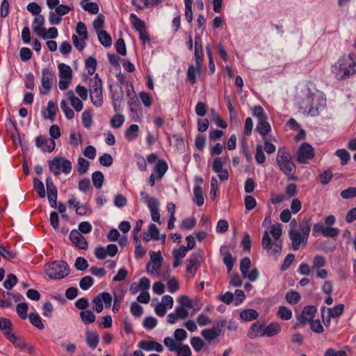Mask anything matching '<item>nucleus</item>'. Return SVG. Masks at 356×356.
I'll use <instances>...</instances> for the list:
<instances>
[{
    "instance_id": "obj_33",
    "label": "nucleus",
    "mask_w": 356,
    "mask_h": 356,
    "mask_svg": "<svg viewBox=\"0 0 356 356\" xmlns=\"http://www.w3.org/2000/svg\"><path fill=\"white\" fill-rule=\"evenodd\" d=\"M264 329V324L263 323H254L250 330L248 331V336L251 339H255L260 336L259 334V332H262Z\"/></svg>"
},
{
    "instance_id": "obj_7",
    "label": "nucleus",
    "mask_w": 356,
    "mask_h": 356,
    "mask_svg": "<svg viewBox=\"0 0 356 356\" xmlns=\"http://www.w3.org/2000/svg\"><path fill=\"white\" fill-rule=\"evenodd\" d=\"M141 201L145 203L148 207L152 220L156 222H160V213H159V202L154 197H150L145 191H141L140 193Z\"/></svg>"
},
{
    "instance_id": "obj_58",
    "label": "nucleus",
    "mask_w": 356,
    "mask_h": 356,
    "mask_svg": "<svg viewBox=\"0 0 356 356\" xmlns=\"http://www.w3.org/2000/svg\"><path fill=\"white\" fill-rule=\"evenodd\" d=\"M252 115L256 117L258 121L262 120L264 119H268L267 115L264 113V111L261 106H255L253 108Z\"/></svg>"
},
{
    "instance_id": "obj_5",
    "label": "nucleus",
    "mask_w": 356,
    "mask_h": 356,
    "mask_svg": "<svg viewBox=\"0 0 356 356\" xmlns=\"http://www.w3.org/2000/svg\"><path fill=\"white\" fill-rule=\"evenodd\" d=\"M46 274L53 280H61L70 273L68 264L63 261H54L44 266Z\"/></svg>"
},
{
    "instance_id": "obj_36",
    "label": "nucleus",
    "mask_w": 356,
    "mask_h": 356,
    "mask_svg": "<svg viewBox=\"0 0 356 356\" xmlns=\"http://www.w3.org/2000/svg\"><path fill=\"white\" fill-rule=\"evenodd\" d=\"M80 318L86 325L92 323L96 320V316L91 310H85L80 312Z\"/></svg>"
},
{
    "instance_id": "obj_1",
    "label": "nucleus",
    "mask_w": 356,
    "mask_h": 356,
    "mask_svg": "<svg viewBox=\"0 0 356 356\" xmlns=\"http://www.w3.org/2000/svg\"><path fill=\"white\" fill-rule=\"evenodd\" d=\"M298 104L299 109L302 113L315 117L319 115L320 110L325 108L326 99L322 95L315 94L308 88Z\"/></svg>"
},
{
    "instance_id": "obj_22",
    "label": "nucleus",
    "mask_w": 356,
    "mask_h": 356,
    "mask_svg": "<svg viewBox=\"0 0 356 356\" xmlns=\"http://www.w3.org/2000/svg\"><path fill=\"white\" fill-rule=\"evenodd\" d=\"M342 61L346 70L348 71L350 76L356 73V56L354 54H349L342 56Z\"/></svg>"
},
{
    "instance_id": "obj_35",
    "label": "nucleus",
    "mask_w": 356,
    "mask_h": 356,
    "mask_svg": "<svg viewBox=\"0 0 356 356\" xmlns=\"http://www.w3.org/2000/svg\"><path fill=\"white\" fill-rule=\"evenodd\" d=\"M99 42L105 47H108L112 44V39L110 35L104 30L97 32Z\"/></svg>"
},
{
    "instance_id": "obj_6",
    "label": "nucleus",
    "mask_w": 356,
    "mask_h": 356,
    "mask_svg": "<svg viewBox=\"0 0 356 356\" xmlns=\"http://www.w3.org/2000/svg\"><path fill=\"white\" fill-rule=\"evenodd\" d=\"M89 92L92 104L101 107L103 104L102 81L97 74L90 80Z\"/></svg>"
},
{
    "instance_id": "obj_28",
    "label": "nucleus",
    "mask_w": 356,
    "mask_h": 356,
    "mask_svg": "<svg viewBox=\"0 0 356 356\" xmlns=\"http://www.w3.org/2000/svg\"><path fill=\"white\" fill-rule=\"evenodd\" d=\"M194 202L201 207L204 203V197L202 188L199 185H195L193 188Z\"/></svg>"
},
{
    "instance_id": "obj_23",
    "label": "nucleus",
    "mask_w": 356,
    "mask_h": 356,
    "mask_svg": "<svg viewBox=\"0 0 356 356\" xmlns=\"http://www.w3.org/2000/svg\"><path fill=\"white\" fill-rule=\"evenodd\" d=\"M56 110V104L54 102L49 101L47 103V108H44L42 111V115L44 119H49L51 122H54L55 120Z\"/></svg>"
},
{
    "instance_id": "obj_4",
    "label": "nucleus",
    "mask_w": 356,
    "mask_h": 356,
    "mask_svg": "<svg viewBox=\"0 0 356 356\" xmlns=\"http://www.w3.org/2000/svg\"><path fill=\"white\" fill-rule=\"evenodd\" d=\"M276 161L280 170L287 176L288 179L295 180L296 167L292 161L291 155L284 147L278 149Z\"/></svg>"
},
{
    "instance_id": "obj_38",
    "label": "nucleus",
    "mask_w": 356,
    "mask_h": 356,
    "mask_svg": "<svg viewBox=\"0 0 356 356\" xmlns=\"http://www.w3.org/2000/svg\"><path fill=\"white\" fill-rule=\"evenodd\" d=\"M92 181L95 188L99 189L102 187L104 176V174L100 171H96L92 175Z\"/></svg>"
},
{
    "instance_id": "obj_9",
    "label": "nucleus",
    "mask_w": 356,
    "mask_h": 356,
    "mask_svg": "<svg viewBox=\"0 0 356 356\" xmlns=\"http://www.w3.org/2000/svg\"><path fill=\"white\" fill-rule=\"evenodd\" d=\"M203 255L204 252L199 250L191 254L189 258L186 261V270L191 277H194L196 274L202 263Z\"/></svg>"
},
{
    "instance_id": "obj_52",
    "label": "nucleus",
    "mask_w": 356,
    "mask_h": 356,
    "mask_svg": "<svg viewBox=\"0 0 356 356\" xmlns=\"http://www.w3.org/2000/svg\"><path fill=\"white\" fill-rule=\"evenodd\" d=\"M17 282V278L14 274H8L6 280L3 282V286L8 289L10 290L14 286L16 285Z\"/></svg>"
},
{
    "instance_id": "obj_41",
    "label": "nucleus",
    "mask_w": 356,
    "mask_h": 356,
    "mask_svg": "<svg viewBox=\"0 0 356 356\" xmlns=\"http://www.w3.org/2000/svg\"><path fill=\"white\" fill-rule=\"evenodd\" d=\"M33 188L37 192L38 196L40 198H44L45 197V190L44 184L39 179L35 177L33 180Z\"/></svg>"
},
{
    "instance_id": "obj_63",
    "label": "nucleus",
    "mask_w": 356,
    "mask_h": 356,
    "mask_svg": "<svg viewBox=\"0 0 356 356\" xmlns=\"http://www.w3.org/2000/svg\"><path fill=\"white\" fill-rule=\"evenodd\" d=\"M28 305L26 302L19 303L17 305V313L22 319L27 317Z\"/></svg>"
},
{
    "instance_id": "obj_29",
    "label": "nucleus",
    "mask_w": 356,
    "mask_h": 356,
    "mask_svg": "<svg viewBox=\"0 0 356 356\" xmlns=\"http://www.w3.org/2000/svg\"><path fill=\"white\" fill-rule=\"evenodd\" d=\"M259 316L258 312L253 309H243L240 313V317L245 321H252Z\"/></svg>"
},
{
    "instance_id": "obj_10",
    "label": "nucleus",
    "mask_w": 356,
    "mask_h": 356,
    "mask_svg": "<svg viewBox=\"0 0 356 356\" xmlns=\"http://www.w3.org/2000/svg\"><path fill=\"white\" fill-rule=\"evenodd\" d=\"M59 71V83L58 87L61 90H66L68 88L72 78V71L71 67L65 64L60 63L58 65Z\"/></svg>"
},
{
    "instance_id": "obj_59",
    "label": "nucleus",
    "mask_w": 356,
    "mask_h": 356,
    "mask_svg": "<svg viewBox=\"0 0 356 356\" xmlns=\"http://www.w3.org/2000/svg\"><path fill=\"white\" fill-rule=\"evenodd\" d=\"M76 32L79 35L80 38H83V39H88L87 27L83 22H79L77 23L76 26Z\"/></svg>"
},
{
    "instance_id": "obj_31",
    "label": "nucleus",
    "mask_w": 356,
    "mask_h": 356,
    "mask_svg": "<svg viewBox=\"0 0 356 356\" xmlns=\"http://www.w3.org/2000/svg\"><path fill=\"white\" fill-rule=\"evenodd\" d=\"M147 232L152 236V238H153V240H154V241L162 240V243H164L165 242V235L163 234V235L160 236L159 230L157 228L156 225L150 224L149 225Z\"/></svg>"
},
{
    "instance_id": "obj_16",
    "label": "nucleus",
    "mask_w": 356,
    "mask_h": 356,
    "mask_svg": "<svg viewBox=\"0 0 356 356\" xmlns=\"http://www.w3.org/2000/svg\"><path fill=\"white\" fill-rule=\"evenodd\" d=\"M316 312V309L314 306L308 305L305 307L301 314L297 316V324L305 325L309 323L314 318Z\"/></svg>"
},
{
    "instance_id": "obj_11",
    "label": "nucleus",
    "mask_w": 356,
    "mask_h": 356,
    "mask_svg": "<svg viewBox=\"0 0 356 356\" xmlns=\"http://www.w3.org/2000/svg\"><path fill=\"white\" fill-rule=\"evenodd\" d=\"M112 296L108 292H102L99 293L92 300V303L94 304L92 309L97 313H100L104 309L103 303H104L106 308L110 307L112 303Z\"/></svg>"
},
{
    "instance_id": "obj_64",
    "label": "nucleus",
    "mask_w": 356,
    "mask_h": 356,
    "mask_svg": "<svg viewBox=\"0 0 356 356\" xmlns=\"http://www.w3.org/2000/svg\"><path fill=\"white\" fill-rule=\"evenodd\" d=\"M343 199H350L356 197V187H349L341 192Z\"/></svg>"
},
{
    "instance_id": "obj_2",
    "label": "nucleus",
    "mask_w": 356,
    "mask_h": 356,
    "mask_svg": "<svg viewBox=\"0 0 356 356\" xmlns=\"http://www.w3.org/2000/svg\"><path fill=\"white\" fill-rule=\"evenodd\" d=\"M270 233L274 238L273 242L268 231H264L261 239L262 248L270 254L280 253L282 251V243L280 239L282 231V225H273L270 227Z\"/></svg>"
},
{
    "instance_id": "obj_55",
    "label": "nucleus",
    "mask_w": 356,
    "mask_h": 356,
    "mask_svg": "<svg viewBox=\"0 0 356 356\" xmlns=\"http://www.w3.org/2000/svg\"><path fill=\"white\" fill-rule=\"evenodd\" d=\"M335 154L341 159V165L347 164L350 158V155L348 152L344 149L337 150Z\"/></svg>"
},
{
    "instance_id": "obj_18",
    "label": "nucleus",
    "mask_w": 356,
    "mask_h": 356,
    "mask_svg": "<svg viewBox=\"0 0 356 356\" xmlns=\"http://www.w3.org/2000/svg\"><path fill=\"white\" fill-rule=\"evenodd\" d=\"M35 145L43 152H51L55 149L56 143L53 139H49L47 136L41 135L35 138Z\"/></svg>"
},
{
    "instance_id": "obj_25",
    "label": "nucleus",
    "mask_w": 356,
    "mask_h": 356,
    "mask_svg": "<svg viewBox=\"0 0 356 356\" xmlns=\"http://www.w3.org/2000/svg\"><path fill=\"white\" fill-rule=\"evenodd\" d=\"M86 341L87 345L92 349H95L99 342V336L95 332L87 330L86 332Z\"/></svg>"
},
{
    "instance_id": "obj_40",
    "label": "nucleus",
    "mask_w": 356,
    "mask_h": 356,
    "mask_svg": "<svg viewBox=\"0 0 356 356\" xmlns=\"http://www.w3.org/2000/svg\"><path fill=\"white\" fill-rule=\"evenodd\" d=\"M29 318L31 323L35 326V327L42 330L44 327V324L42 322V319L38 314L37 313H31L29 315Z\"/></svg>"
},
{
    "instance_id": "obj_46",
    "label": "nucleus",
    "mask_w": 356,
    "mask_h": 356,
    "mask_svg": "<svg viewBox=\"0 0 356 356\" xmlns=\"http://www.w3.org/2000/svg\"><path fill=\"white\" fill-rule=\"evenodd\" d=\"M288 303L291 305H296L300 300V294L295 291L288 292L285 296Z\"/></svg>"
},
{
    "instance_id": "obj_15",
    "label": "nucleus",
    "mask_w": 356,
    "mask_h": 356,
    "mask_svg": "<svg viewBox=\"0 0 356 356\" xmlns=\"http://www.w3.org/2000/svg\"><path fill=\"white\" fill-rule=\"evenodd\" d=\"M53 79V73L49 68H44L42 70L41 87L40 92L41 94H47L51 88Z\"/></svg>"
},
{
    "instance_id": "obj_39",
    "label": "nucleus",
    "mask_w": 356,
    "mask_h": 356,
    "mask_svg": "<svg viewBox=\"0 0 356 356\" xmlns=\"http://www.w3.org/2000/svg\"><path fill=\"white\" fill-rule=\"evenodd\" d=\"M201 67L195 66H190L187 71V79L191 83L194 84L196 82V74L200 73Z\"/></svg>"
},
{
    "instance_id": "obj_32",
    "label": "nucleus",
    "mask_w": 356,
    "mask_h": 356,
    "mask_svg": "<svg viewBox=\"0 0 356 356\" xmlns=\"http://www.w3.org/2000/svg\"><path fill=\"white\" fill-rule=\"evenodd\" d=\"M139 131V127L136 124H131L129 128L126 130L124 136L128 141L135 140Z\"/></svg>"
},
{
    "instance_id": "obj_13",
    "label": "nucleus",
    "mask_w": 356,
    "mask_h": 356,
    "mask_svg": "<svg viewBox=\"0 0 356 356\" xmlns=\"http://www.w3.org/2000/svg\"><path fill=\"white\" fill-rule=\"evenodd\" d=\"M128 105L131 118L134 121H140L143 116V108L136 95L129 99Z\"/></svg>"
},
{
    "instance_id": "obj_61",
    "label": "nucleus",
    "mask_w": 356,
    "mask_h": 356,
    "mask_svg": "<svg viewBox=\"0 0 356 356\" xmlns=\"http://www.w3.org/2000/svg\"><path fill=\"white\" fill-rule=\"evenodd\" d=\"M157 322L154 317L147 316L143 320V325L147 330H152L156 326Z\"/></svg>"
},
{
    "instance_id": "obj_30",
    "label": "nucleus",
    "mask_w": 356,
    "mask_h": 356,
    "mask_svg": "<svg viewBox=\"0 0 356 356\" xmlns=\"http://www.w3.org/2000/svg\"><path fill=\"white\" fill-rule=\"evenodd\" d=\"M267 120L268 119H264L258 121L257 125V131L263 136H266L271 131V127Z\"/></svg>"
},
{
    "instance_id": "obj_44",
    "label": "nucleus",
    "mask_w": 356,
    "mask_h": 356,
    "mask_svg": "<svg viewBox=\"0 0 356 356\" xmlns=\"http://www.w3.org/2000/svg\"><path fill=\"white\" fill-rule=\"evenodd\" d=\"M344 308L343 304H339L333 308H327L330 317L337 318L343 314Z\"/></svg>"
},
{
    "instance_id": "obj_51",
    "label": "nucleus",
    "mask_w": 356,
    "mask_h": 356,
    "mask_svg": "<svg viewBox=\"0 0 356 356\" xmlns=\"http://www.w3.org/2000/svg\"><path fill=\"white\" fill-rule=\"evenodd\" d=\"M7 339L17 348H24L27 346L26 343L24 340L18 338L13 333Z\"/></svg>"
},
{
    "instance_id": "obj_62",
    "label": "nucleus",
    "mask_w": 356,
    "mask_h": 356,
    "mask_svg": "<svg viewBox=\"0 0 356 356\" xmlns=\"http://www.w3.org/2000/svg\"><path fill=\"white\" fill-rule=\"evenodd\" d=\"M188 337L186 331L182 328L176 329L174 332V338L177 342L180 343L184 341Z\"/></svg>"
},
{
    "instance_id": "obj_48",
    "label": "nucleus",
    "mask_w": 356,
    "mask_h": 356,
    "mask_svg": "<svg viewBox=\"0 0 356 356\" xmlns=\"http://www.w3.org/2000/svg\"><path fill=\"white\" fill-rule=\"evenodd\" d=\"M94 284L91 276H85L79 281V286L83 291L88 290Z\"/></svg>"
},
{
    "instance_id": "obj_19",
    "label": "nucleus",
    "mask_w": 356,
    "mask_h": 356,
    "mask_svg": "<svg viewBox=\"0 0 356 356\" xmlns=\"http://www.w3.org/2000/svg\"><path fill=\"white\" fill-rule=\"evenodd\" d=\"M70 239L78 248L86 250L88 244L84 236L76 229H73L70 234Z\"/></svg>"
},
{
    "instance_id": "obj_42",
    "label": "nucleus",
    "mask_w": 356,
    "mask_h": 356,
    "mask_svg": "<svg viewBox=\"0 0 356 356\" xmlns=\"http://www.w3.org/2000/svg\"><path fill=\"white\" fill-rule=\"evenodd\" d=\"M112 102H121L123 101L124 92L121 87L111 90Z\"/></svg>"
},
{
    "instance_id": "obj_56",
    "label": "nucleus",
    "mask_w": 356,
    "mask_h": 356,
    "mask_svg": "<svg viewBox=\"0 0 356 356\" xmlns=\"http://www.w3.org/2000/svg\"><path fill=\"white\" fill-rule=\"evenodd\" d=\"M191 345L196 352H200L203 348L204 343L199 337H193L191 339Z\"/></svg>"
},
{
    "instance_id": "obj_34",
    "label": "nucleus",
    "mask_w": 356,
    "mask_h": 356,
    "mask_svg": "<svg viewBox=\"0 0 356 356\" xmlns=\"http://www.w3.org/2000/svg\"><path fill=\"white\" fill-rule=\"evenodd\" d=\"M202 337L209 343L215 341L220 334L211 328H207L201 332Z\"/></svg>"
},
{
    "instance_id": "obj_27",
    "label": "nucleus",
    "mask_w": 356,
    "mask_h": 356,
    "mask_svg": "<svg viewBox=\"0 0 356 356\" xmlns=\"http://www.w3.org/2000/svg\"><path fill=\"white\" fill-rule=\"evenodd\" d=\"M12 327L13 323L10 319L3 317L0 318V330L4 334L6 338L13 334Z\"/></svg>"
},
{
    "instance_id": "obj_20",
    "label": "nucleus",
    "mask_w": 356,
    "mask_h": 356,
    "mask_svg": "<svg viewBox=\"0 0 356 356\" xmlns=\"http://www.w3.org/2000/svg\"><path fill=\"white\" fill-rule=\"evenodd\" d=\"M138 346L140 348L145 351L155 350L158 353H161L163 350V346L154 340H142L139 342Z\"/></svg>"
},
{
    "instance_id": "obj_14",
    "label": "nucleus",
    "mask_w": 356,
    "mask_h": 356,
    "mask_svg": "<svg viewBox=\"0 0 356 356\" xmlns=\"http://www.w3.org/2000/svg\"><path fill=\"white\" fill-rule=\"evenodd\" d=\"M118 252V248L115 244H108L106 247L99 246L95 249V255L100 260H104L107 256L113 257Z\"/></svg>"
},
{
    "instance_id": "obj_49",
    "label": "nucleus",
    "mask_w": 356,
    "mask_h": 356,
    "mask_svg": "<svg viewBox=\"0 0 356 356\" xmlns=\"http://www.w3.org/2000/svg\"><path fill=\"white\" fill-rule=\"evenodd\" d=\"M60 108L63 111L65 117L68 120H71L74 116V112L73 110L68 106L67 102L63 99L60 102Z\"/></svg>"
},
{
    "instance_id": "obj_60",
    "label": "nucleus",
    "mask_w": 356,
    "mask_h": 356,
    "mask_svg": "<svg viewBox=\"0 0 356 356\" xmlns=\"http://www.w3.org/2000/svg\"><path fill=\"white\" fill-rule=\"evenodd\" d=\"M206 144V136L203 134H199L196 136L195 140V146L200 150L202 151Z\"/></svg>"
},
{
    "instance_id": "obj_17",
    "label": "nucleus",
    "mask_w": 356,
    "mask_h": 356,
    "mask_svg": "<svg viewBox=\"0 0 356 356\" xmlns=\"http://www.w3.org/2000/svg\"><path fill=\"white\" fill-rule=\"evenodd\" d=\"M332 74L337 80H342L350 76L349 72L344 66L342 57H341L332 66Z\"/></svg>"
},
{
    "instance_id": "obj_54",
    "label": "nucleus",
    "mask_w": 356,
    "mask_h": 356,
    "mask_svg": "<svg viewBox=\"0 0 356 356\" xmlns=\"http://www.w3.org/2000/svg\"><path fill=\"white\" fill-rule=\"evenodd\" d=\"M177 353V356H191L192 353L188 345H183L179 343L177 346V350L175 351Z\"/></svg>"
},
{
    "instance_id": "obj_53",
    "label": "nucleus",
    "mask_w": 356,
    "mask_h": 356,
    "mask_svg": "<svg viewBox=\"0 0 356 356\" xmlns=\"http://www.w3.org/2000/svg\"><path fill=\"white\" fill-rule=\"evenodd\" d=\"M176 342L175 339H172L170 337H167L163 339V343L170 352H174L177 350L179 344H177Z\"/></svg>"
},
{
    "instance_id": "obj_43",
    "label": "nucleus",
    "mask_w": 356,
    "mask_h": 356,
    "mask_svg": "<svg viewBox=\"0 0 356 356\" xmlns=\"http://www.w3.org/2000/svg\"><path fill=\"white\" fill-rule=\"evenodd\" d=\"M124 117L123 115L117 113L111 120V126L115 129L120 128L124 122Z\"/></svg>"
},
{
    "instance_id": "obj_57",
    "label": "nucleus",
    "mask_w": 356,
    "mask_h": 356,
    "mask_svg": "<svg viewBox=\"0 0 356 356\" xmlns=\"http://www.w3.org/2000/svg\"><path fill=\"white\" fill-rule=\"evenodd\" d=\"M72 40L74 47L79 50L82 51L86 46V40L88 39H83V38H79L76 35L72 36Z\"/></svg>"
},
{
    "instance_id": "obj_37",
    "label": "nucleus",
    "mask_w": 356,
    "mask_h": 356,
    "mask_svg": "<svg viewBox=\"0 0 356 356\" xmlns=\"http://www.w3.org/2000/svg\"><path fill=\"white\" fill-rule=\"evenodd\" d=\"M129 19L133 26L138 32L145 29V22L139 19L134 13L130 15Z\"/></svg>"
},
{
    "instance_id": "obj_26",
    "label": "nucleus",
    "mask_w": 356,
    "mask_h": 356,
    "mask_svg": "<svg viewBox=\"0 0 356 356\" xmlns=\"http://www.w3.org/2000/svg\"><path fill=\"white\" fill-rule=\"evenodd\" d=\"M168 169V163L164 160H158L152 173H154L158 179H161L164 176Z\"/></svg>"
},
{
    "instance_id": "obj_45",
    "label": "nucleus",
    "mask_w": 356,
    "mask_h": 356,
    "mask_svg": "<svg viewBox=\"0 0 356 356\" xmlns=\"http://www.w3.org/2000/svg\"><path fill=\"white\" fill-rule=\"evenodd\" d=\"M86 68L88 73L90 75L93 74L97 68V60L95 58L90 56L85 62Z\"/></svg>"
},
{
    "instance_id": "obj_3",
    "label": "nucleus",
    "mask_w": 356,
    "mask_h": 356,
    "mask_svg": "<svg viewBox=\"0 0 356 356\" xmlns=\"http://www.w3.org/2000/svg\"><path fill=\"white\" fill-rule=\"evenodd\" d=\"M311 231L308 220L304 219L299 225V229H289V237L293 250H298L302 243L306 244Z\"/></svg>"
},
{
    "instance_id": "obj_21",
    "label": "nucleus",
    "mask_w": 356,
    "mask_h": 356,
    "mask_svg": "<svg viewBox=\"0 0 356 356\" xmlns=\"http://www.w3.org/2000/svg\"><path fill=\"white\" fill-rule=\"evenodd\" d=\"M220 254L223 256V263L226 266L227 272L230 273L234 266L235 259L229 251V247L223 245L220 249Z\"/></svg>"
},
{
    "instance_id": "obj_8",
    "label": "nucleus",
    "mask_w": 356,
    "mask_h": 356,
    "mask_svg": "<svg viewBox=\"0 0 356 356\" xmlns=\"http://www.w3.org/2000/svg\"><path fill=\"white\" fill-rule=\"evenodd\" d=\"M50 170L54 175H58L62 171L65 174H69L72 170V163L63 157H55L49 161Z\"/></svg>"
},
{
    "instance_id": "obj_50",
    "label": "nucleus",
    "mask_w": 356,
    "mask_h": 356,
    "mask_svg": "<svg viewBox=\"0 0 356 356\" xmlns=\"http://www.w3.org/2000/svg\"><path fill=\"white\" fill-rule=\"evenodd\" d=\"M277 315L280 317V318L288 321L292 317V312L286 307L280 306L277 311Z\"/></svg>"
},
{
    "instance_id": "obj_24",
    "label": "nucleus",
    "mask_w": 356,
    "mask_h": 356,
    "mask_svg": "<svg viewBox=\"0 0 356 356\" xmlns=\"http://www.w3.org/2000/svg\"><path fill=\"white\" fill-rule=\"evenodd\" d=\"M281 332V327L277 323H270L268 325L265 326L263 332L260 334L261 337H272Z\"/></svg>"
},
{
    "instance_id": "obj_47",
    "label": "nucleus",
    "mask_w": 356,
    "mask_h": 356,
    "mask_svg": "<svg viewBox=\"0 0 356 356\" xmlns=\"http://www.w3.org/2000/svg\"><path fill=\"white\" fill-rule=\"evenodd\" d=\"M90 167V162L83 159V157H79L78 159V172L83 175L87 172Z\"/></svg>"
},
{
    "instance_id": "obj_12",
    "label": "nucleus",
    "mask_w": 356,
    "mask_h": 356,
    "mask_svg": "<svg viewBox=\"0 0 356 356\" xmlns=\"http://www.w3.org/2000/svg\"><path fill=\"white\" fill-rule=\"evenodd\" d=\"M314 156V148L307 143L300 145L297 152V162L305 164Z\"/></svg>"
}]
</instances>
